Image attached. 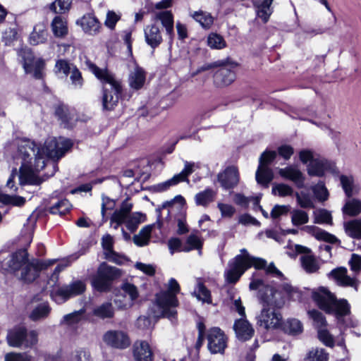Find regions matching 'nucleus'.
<instances>
[{
  "mask_svg": "<svg viewBox=\"0 0 361 361\" xmlns=\"http://www.w3.org/2000/svg\"><path fill=\"white\" fill-rule=\"evenodd\" d=\"M310 250L307 247L300 245H292L288 247L287 254L291 257H295L298 254H305L300 258L302 268L307 273H314L319 269V264L315 258L310 255Z\"/></svg>",
  "mask_w": 361,
  "mask_h": 361,
  "instance_id": "11",
  "label": "nucleus"
},
{
  "mask_svg": "<svg viewBox=\"0 0 361 361\" xmlns=\"http://www.w3.org/2000/svg\"><path fill=\"white\" fill-rule=\"evenodd\" d=\"M190 16L205 29L209 28L214 23L211 14L203 11H195L190 14Z\"/></svg>",
  "mask_w": 361,
  "mask_h": 361,
  "instance_id": "37",
  "label": "nucleus"
},
{
  "mask_svg": "<svg viewBox=\"0 0 361 361\" xmlns=\"http://www.w3.org/2000/svg\"><path fill=\"white\" fill-rule=\"evenodd\" d=\"M76 23L80 25L82 30L90 35H95L99 32L101 24L97 18L91 13L84 15L78 19Z\"/></svg>",
  "mask_w": 361,
  "mask_h": 361,
  "instance_id": "19",
  "label": "nucleus"
},
{
  "mask_svg": "<svg viewBox=\"0 0 361 361\" xmlns=\"http://www.w3.org/2000/svg\"><path fill=\"white\" fill-rule=\"evenodd\" d=\"M72 3V0H55L49 5V8L56 13H64L68 11Z\"/></svg>",
  "mask_w": 361,
  "mask_h": 361,
  "instance_id": "52",
  "label": "nucleus"
},
{
  "mask_svg": "<svg viewBox=\"0 0 361 361\" xmlns=\"http://www.w3.org/2000/svg\"><path fill=\"white\" fill-rule=\"evenodd\" d=\"M0 202L5 204L21 207L25 202V199L21 196L10 195L0 192Z\"/></svg>",
  "mask_w": 361,
  "mask_h": 361,
  "instance_id": "51",
  "label": "nucleus"
},
{
  "mask_svg": "<svg viewBox=\"0 0 361 361\" xmlns=\"http://www.w3.org/2000/svg\"><path fill=\"white\" fill-rule=\"evenodd\" d=\"M234 309L242 317L236 319L233 329L237 338L240 341H247L250 339L254 334V329L249 322L245 319V307L242 305L240 299L235 300L233 302Z\"/></svg>",
  "mask_w": 361,
  "mask_h": 361,
  "instance_id": "9",
  "label": "nucleus"
},
{
  "mask_svg": "<svg viewBox=\"0 0 361 361\" xmlns=\"http://www.w3.org/2000/svg\"><path fill=\"white\" fill-rule=\"evenodd\" d=\"M302 230L307 233L312 234L317 239L325 242L335 243L337 240L334 235L314 226H306L302 228Z\"/></svg>",
  "mask_w": 361,
  "mask_h": 361,
  "instance_id": "30",
  "label": "nucleus"
},
{
  "mask_svg": "<svg viewBox=\"0 0 361 361\" xmlns=\"http://www.w3.org/2000/svg\"><path fill=\"white\" fill-rule=\"evenodd\" d=\"M279 174L282 178L293 181L299 188L304 186V175L296 166L290 165L285 168L280 169L279 170Z\"/></svg>",
  "mask_w": 361,
  "mask_h": 361,
  "instance_id": "16",
  "label": "nucleus"
},
{
  "mask_svg": "<svg viewBox=\"0 0 361 361\" xmlns=\"http://www.w3.org/2000/svg\"><path fill=\"white\" fill-rule=\"evenodd\" d=\"M18 31L16 28V25H13L8 29H6L2 35V40L5 42L6 45L10 44L13 41L17 39Z\"/></svg>",
  "mask_w": 361,
  "mask_h": 361,
  "instance_id": "62",
  "label": "nucleus"
},
{
  "mask_svg": "<svg viewBox=\"0 0 361 361\" xmlns=\"http://www.w3.org/2000/svg\"><path fill=\"white\" fill-rule=\"evenodd\" d=\"M114 302L121 310H126L133 306V302L130 300H128L127 297L123 294L116 295Z\"/></svg>",
  "mask_w": 361,
  "mask_h": 361,
  "instance_id": "64",
  "label": "nucleus"
},
{
  "mask_svg": "<svg viewBox=\"0 0 361 361\" xmlns=\"http://www.w3.org/2000/svg\"><path fill=\"white\" fill-rule=\"evenodd\" d=\"M154 18L161 22L162 26L165 28L166 35L169 36L170 42H171L174 37V20L171 11H160L154 12Z\"/></svg>",
  "mask_w": 361,
  "mask_h": 361,
  "instance_id": "21",
  "label": "nucleus"
},
{
  "mask_svg": "<svg viewBox=\"0 0 361 361\" xmlns=\"http://www.w3.org/2000/svg\"><path fill=\"white\" fill-rule=\"evenodd\" d=\"M294 193L293 188L285 183H274L272 187V194L284 197L292 196Z\"/></svg>",
  "mask_w": 361,
  "mask_h": 361,
  "instance_id": "48",
  "label": "nucleus"
},
{
  "mask_svg": "<svg viewBox=\"0 0 361 361\" xmlns=\"http://www.w3.org/2000/svg\"><path fill=\"white\" fill-rule=\"evenodd\" d=\"M71 204L66 199L58 200L49 207V211L52 214H59L60 216L68 213L71 209Z\"/></svg>",
  "mask_w": 361,
  "mask_h": 361,
  "instance_id": "39",
  "label": "nucleus"
},
{
  "mask_svg": "<svg viewBox=\"0 0 361 361\" xmlns=\"http://www.w3.org/2000/svg\"><path fill=\"white\" fill-rule=\"evenodd\" d=\"M144 34L146 43L152 49L158 47L163 41L161 29L157 24L145 26Z\"/></svg>",
  "mask_w": 361,
  "mask_h": 361,
  "instance_id": "17",
  "label": "nucleus"
},
{
  "mask_svg": "<svg viewBox=\"0 0 361 361\" xmlns=\"http://www.w3.org/2000/svg\"><path fill=\"white\" fill-rule=\"evenodd\" d=\"M202 247V242L195 234L190 235L186 239L184 252H188L193 250H200Z\"/></svg>",
  "mask_w": 361,
  "mask_h": 361,
  "instance_id": "50",
  "label": "nucleus"
},
{
  "mask_svg": "<svg viewBox=\"0 0 361 361\" xmlns=\"http://www.w3.org/2000/svg\"><path fill=\"white\" fill-rule=\"evenodd\" d=\"M121 290L123 292V295H125L128 300H130L134 304V301L138 298L139 293L137 287L130 283H124L122 284Z\"/></svg>",
  "mask_w": 361,
  "mask_h": 361,
  "instance_id": "53",
  "label": "nucleus"
},
{
  "mask_svg": "<svg viewBox=\"0 0 361 361\" xmlns=\"http://www.w3.org/2000/svg\"><path fill=\"white\" fill-rule=\"evenodd\" d=\"M56 259L39 260L33 259L29 261L27 254L21 250L12 255L8 266L13 271H20V279L26 283L34 281L42 270L53 265Z\"/></svg>",
  "mask_w": 361,
  "mask_h": 361,
  "instance_id": "4",
  "label": "nucleus"
},
{
  "mask_svg": "<svg viewBox=\"0 0 361 361\" xmlns=\"http://www.w3.org/2000/svg\"><path fill=\"white\" fill-rule=\"evenodd\" d=\"M200 165L195 162L184 161V169L178 174H176L179 182H188V176L192 173L196 169H199Z\"/></svg>",
  "mask_w": 361,
  "mask_h": 361,
  "instance_id": "44",
  "label": "nucleus"
},
{
  "mask_svg": "<svg viewBox=\"0 0 361 361\" xmlns=\"http://www.w3.org/2000/svg\"><path fill=\"white\" fill-rule=\"evenodd\" d=\"M180 290V286L174 279L169 281V290L156 295V302L153 316L154 317H167L172 319L176 314L175 307L178 305L176 293Z\"/></svg>",
  "mask_w": 361,
  "mask_h": 361,
  "instance_id": "6",
  "label": "nucleus"
},
{
  "mask_svg": "<svg viewBox=\"0 0 361 361\" xmlns=\"http://www.w3.org/2000/svg\"><path fill=\"white\" fill-rule=\"evenodd\" d=\"M308 314L313 320L314 326L317 329V331L326 327V319L320 312L316 310H312L308 312Z\"/></svg>",
  "mask_w": 361,
  "mask_h": 361,
  "instance_id": "56",
  "label": "nucleus"
},
{
  "mask_svg": "<svg viewBox=\"0 0 361 361\" xmlns=\"http://www.w3.org/2000/svg\"><path fill=\"white\" fill-rule=\"evenodd\" d=\"M133 355L136 361H152V350L145 341H137L134 343Z\"/></svg>",
  "mask_w": 361,
  "mask_h": 361,
  "instance_id": "23",
  "label": "nucleus"
},
{
  "mask_svg": "<svg viewBox=\"0 0 361 361\" xmlns=\"http://www.w3.org/2000/svg\"><path fill=\"white\" fill-rule=\"evenodd\" d=\"M70 361H92L91 353L88 348L78 347L71 353Z\"/></svg>",
  "mask_w": 361,
  "mask_h": 361,
  "instance_id": "45",
  "label": "nucleus"
},
{
  "mask_svg": "<svg viewBox=\"0 0 361 361\" xmlns=\"http://www.w3.org/2000/svg\"><path fill=\"white\" fill-rule=\"evenodd\" d=\"M345 233L353 238L361 239V219H354L344 224Z\"/></svg>",
  "mask_w": 361,
  "mask_h": 361,
  "instance_id": "38",
  "label": "nucleus"
},
{
  "mask_svg": "<svg viewBox=\"0 0 361 361\" xmlns=\"http://www.w3.org/2000/svg\"><path fill=\"white\" fill-rule=\"evenodd\" d=\"M274 0H253L257 17L262 20L264 23L269 21L273 13L274 9L271 4Z\"/></svg>",
  "mask_w": 361,
  "mask_h": 361,
  "instance_id": "24",
  "label": "nucleus"
},
{
  "mask_svg": "<svg viewBox=\"0 0 361 361\" xmlns=\"http://www.w3.org/2000/svg\"><path fill=\"white\" fill-rule=\"evenodd\" d=\"M50 310L51 308L48 303H41L32 310L30 314V318L32 321H38L44 319L49 315Z\"/></svg>",
  "mask_w": 361,
  "mask_h": 361,
  "instance_id": "40",
  "label": "nucleus"
},
{
  "mask_svg": "<svg viewBox=\"0 0 361 361\" xmlns=\"http://www.w3.org/2000/svg\"><path fill=\"white\" fill-rule=\"evenodd\" d=\"M168 247L171 255H173L176 252H183L185 249V245L183 244L181 240L178 238H170L168 241Z\"/></svg>",
  "mask_w": 361,
  "mask_h": 361,
  "instance_id": "61",
  "label": "nucleus"
},
{
  "mask_svg": "<svg viewBox=\"0 0 361 361\" xmlns=\"http://www.w3.org/2000/svg\"><path fill=\"white\" fill-rule=\"evenodd\" d=\"M85 290V284L82 281H75L69 285L62 286L51 293V297L56 303H62L71 297L82 294Z\"/></svg>",
  "mask_w": 361,
  "mask_h": 361,
  "instance_id": "12",
  "label": "nucleus"
},
{
  "mask_svg": "<svg viewBox=\"0 0 361 361\" xmlns=\"http://www.w3.org/2000/svg\"><path fill=\"white\" fill-rule=\"evenodd\" d=\"M281 327L285 333L292 336L298 335L303 331L301 322L294 318L288 319L286 322H282Z\"/></svg>",
  "mask_w": 361,
  "mask_h": 361,
  "instance_id": "31",
  "label": "nucleus"
},
{
  "mask_svg": "<svg viewBox=\"0 0 361 361\" xmlns=\"http://www.w3.org/2000/svg\"><path fill=\"white\" fill-rule=\"evenodd\" d=\"M207 45L213 49H221L226 47V43L222 36L216 33H210L207 39Z\"/></svg>",
  "mask_w": 361,
  "mask_h": 361,
  "instance_id": "47",
  "label": "nucleus"
},
{
  "mask_svg": "<svg viewBox=\"0 0 361 361\" xmlns=\"http://www.w3.org/2000/svg\"><path fill=\"white\" fill-rule=\"evenodd\" d=\"M314 222L317 224H331L332 221L331 215L326 209H317L314 212Z\"/></svg>",
  "mask_w": 361,
  "mask_h": 361,
  "instance_id": "59",
  "label": "nucleus"
},
{
  "mask_svg": "<svg viewBox=\"0 0 361 361\" xmlns=\"http://www.w3.org/2000/svg\"><path fill=\"white\" fill-rule=\"evenodd\" d=\"M312 297L320 309L327 313L344 316L350 312V305L345 299L337 300L328 289L320 287L314 289Z\"/></svg>",
  "mask_w": 361,
  "mask_h": 361,
  "instance_id": "7",
  "label": "nucleus"
},
{
  "mask_svg": "<svg viewBox=\"0 0 361 361\" xmlns=\"http://www.w3.org/2000/svg\"><path fill=\"white\" fill-rule=\"evenodd\" d=\"M90 71L102 82V108L111 111L117 106L122 92L121 82L106 69H101L94 63H88Z\"/></svg>",
  "mask_w": 361,
  "mask_h": 361,
  "instance_id": "5",
  "label": "nucleus"
},
{
  "mask_svg": "<svg viewBox=\"0 0 361 361\" xmlns=\"http://www.w3.org/2000/svg\"><path fill=\"white\" fill-rule=\"evenodd\" d=\"M259 301L262 309L257 317V324L267 331L277 329L282 324V316L276 308H281L285 303L281 291H274L267 288L266 292L259 293Z\"/></svg>",
  "mask_w": 361,
  "mask_h": 361,
  "instance_id": "3",
  "label": "nucleus"
},
{
  "mask_svg": "<svg viewBox=\"0 0 361 361\" xmlns=\"http://www.w3.org/2000/svg\"><path fill=\"white\" fill-rule=\"evenodd\" d=\"M347 272L346 268L338 267L333 269L329 275L336 281L338 285L353 287L355 290H357L359 281L355 277L349 276Z\"/></svg>",
  "mask_w": 361,
  "mask_h": 361,
  "instance_id": "15",
  "label": "nucleus"
},
{
  "mask_svg": "<svg viewBox=\"0 0 361 361\" xmlns=\"http://www.w3.org/2000/svg\"><path fill=\"white\" fill-rule=\"evenodd\" d=\"M307 361H328V353L322 348L312 349L307 355Z\"/></svg>",
  "mask_w": 361,
  "mask_h": 361,
  "instance_id": "58",
  "label": "nucleus"
},
{
  "mask_svg": "<svg viewBox=\"0 0 361 361\" xmlns=\"http://www.w3.org/2000/svg\"><path fill=\"white\" fill-rule=\"evenodd\" d=\"M207 348L212 354H224L228 345V338L219 327H212L206 333Z\"/></svg>",
  "mask_w": 361,
  "mask_h": 361,
  "instance_id": "10",
  "label": "nucleus"
},
{
  "mask_svg": "<svg viewBox=\"0 0 361 361\" xmlns=\"http://www.w3.org/2000/svg\"><path fill=\"white\" fill-rule=\"evenodd\" d=\"M215 196L216 192L214 190L207 188L195 195V201L197 205L205 207L214 201Z\"/></svg>",
  "mask_w": 361,
  "mask_h": 361,
  "instance_id": "35",
  "label": "nucleus"
},
{
  "mask_svg": "<svg viewBox=\"0 0 361 361\" xmlns=\"http://www.w3.org/2000/svg\"><path fill=\"white\" fill-rule=\"evenodd\" d=\"M344 214L353 216L361 213V200L358 199L348 200L343 207Z\"/></svg>",
  "mask_w": 361,
  "mask_h": 361,
  "instance_id": "43",
  "label": "nucleus"
},
{
  "mask_svg": "<svg viewBox=\"0 0 361 361\" xmlns=\"http://www.w3.org/2000/svg\"><path fill=\"white\" fill-rule=\"evenodd\" d=\"M47 31L46 25L39 23L35 25L33 31L30 35V43L32 45H37L44 43L47 40Z\"/></svg>",
  "mask_w": 361,
  "mask_h": 361,
  "instance_id": "29",
  "label": "nucleus"
},
{
  "mask_svg": "<svg viewBox=\"0 0 361 361\" xmlns=\"http://www.w3.org/2000/svg\"><path fill=\"white\" fill-rule=\"evenodd\" d=\"M194 295H195L199 300L203 302L212 303L211 293L205 287L200 279H197V289L194 291Z\"/></svg>",
  "mask_w": 361,
  "mask_h": 361,
  "instance_id": "41",
  "label": "nucleus"
},
{
  "mask_svg": "<svg viewBox=\"0 0 361 361\" xmlns=\"http://www.w3.org/2000/svg\"><path fill=\"white\" fill-rule=\"evenodd\" d=\"M133 204L127 201L122 203L121 208L114 212L112 220L118 222H124L128 215L131 214L130 212Z\"/></svg>",
  "mask_w": 361,
  "mask_h": 361,
  "instance_id": "42",
  "label": "nucleus"
},
{
  "mask_svg": "<svg viewBox=\"0 0 361 361\" xmlns=\"http://www.w3.org/2000/svg\"><path fill=\"white\" fill-rule=\"evenodd\" d=\"M257 183L264 188H268L274 179V173L269 166H258L255 173Z\"/></svg>",
  "mask_w": 361,
  "mask_h": 361,
  "instance_id": "27",
  "label": "nucleus"
},
{
  "mask_svg": "<svg viewBox=\"0 0 361 361\" xmlns=\"http://www.w3.org/2000/svg\"><path fill=\"white\" fill-rule=\"evenodd\" d=\"M281 291L293 300H300L302 298V293L297 288L288 283L281 286Z\"/></svg>",
  "mask_w": 361,
  "mask_h": 361,
  "instance_id": "57",
  "label": "nucleus"
},
{
  "mask_svg": "<svg viewBox=\"0 0 361 361\" xmlns=\"http://www.w3.org/2000/svg\"><path fill=\"white\" fill-rule=\"evenodd\" d=\"M17 146L16 158L21 159L20 184L38 185L43 181L38 176L39 172L45 166H49L47 159H60L72 147L73 143L64 137H54L47 140L41 147L33 141L22 139L18 141Z\"/></svg>",
  "mask_w": 361,
  "mask_h": 361,
  "instance_id": "1",
  "label": "nucleus"
},
{
  "mask_svg": "<svg viewBox=\"0 0 361 361\" xmlns=\"http://www.w3.org/2000/svg\"><path fill=\"white\" fill-rule=\"evenodd\" d=\"M111 282L107 279L99 276L97 273V276L92 281V286L99 291H106L110 288Z\"/></svg>",
  "mask_w": 361,
  "mask_h": 361,
  "instance_id": "60",
  "label": "nucleus"
},
{
  "mask_svg": "<svg viewBox=\"0 0 361 361\" xmlns=\"http://www.w3.org/2000/svg\"><path fill=\"white\" fill-rule=\"evenodd\" d=\"M340 182L347 197H350L359 192V188L352 176L342 175L340 176Z\"/></svg>",
  "mask_w": 361,
  "mask_h": 361,
  "instance_id": "34",
  "label": "nucleus"
},
{
  "mask_svg": "<svg viewBox=\"0 0 361 361\" xmlns=\"http://www.w3.org/2000/svg\"><path fill=\"white\" fill-rule=\"evenodd\" d=\"M295 197L298 204L302 208H314V204L310 195L306 192H295Z\"/></svg>",
  "mask_w": 361,
  "mask_h": 361,
  "instance_id": "55",
  "label": "nucleus"
},
{
  "mask_svg": "<svg viewBox=\"0 0 361 361\" xmlns=\"http://www.w3.org/2000/svg\"><path fill=\"white\" fill-rule=\"evenodd\" d=\"M18 56L21 59L23 68L27 73L32 74L36 79L43 77L44 61L42 59H36L31 50L24 48L18 51Z\"/></svg>",
  "mask_w": 361,
  "mask_h": 361,
  "instance_id": "8",
  "label": "nucleus"
},
{
  "mask_svg": "<svg viewBox=\"0 0 361 361\" xmlns=\"http://www.w3.org/2000/svg\"><path fill=\"white\" fill-rule=\"evenodd\" d=\"M93 315L102 319L112 318L114 310L111 302H106L96 307L93 310Z\"/></svg>",
  "mask_w": 361,
  "mask_h": 361,
  "instance_id": "33",
  "label": "nucleus"
},
{
  "mask_svg": "<svg viewBox=\"0 0 361 361\" xmlns=\"http://www.w3.org/2000/svg\"><path fill=\"white\" fill-rule=\"evenodd\" d=\"M240 254L229 260L228 267L224 271L225 281L228 283H235L249 268L254 267L257 269L266 267V271L274 276L281 278L282 273L275 267L274 263L267 266V261L262 258L251 256L245 248L240 250Z\"/></svg>",
  "mask_w": 361,
  "mask_h": 361,
  "instance_id": "2",
  "label": "nucleus"
},
{
  "mask_svg": "<svg viewBox=\"0 0 361 361\" xmlns=\"http://www.w3.org/2000/svg\"><path fill=\"white\" fill-rule=\"evenodd\" d=\"M51 30L55 37H63L68 33L67 23L61 16H56L51 22Z\"/></svg>",
  "mask_w": 361,
  "mask_h": 361,
  "instance_id": "32",
  "label": "nucleus"
},
{
  "mask_svg": "<svg viewBox=\"0 0 361 361\" xmlns=\"http://www.w3.org/2000/svg\"><path fill=\"white\" fill-rule=\"evenodd\" d=\"M276 157V152L275 151H265L264 152L259 159V165L262 166H269Z\"/></svg>",
  "mask_w": 361,
  "mask_h": 361,
  "instance_id": "63",
  "label": "nucleus"
},
{
  "mask_svg": "<svg viewBox=\"0 0 361 361\" xmlns=\"http://www.w3.org/2000/svg\"><path fill=\"white\" fill-rule=\"evenodd\" d=\"M309 221L307 213L301 209H293L291 212V222L294 226L304 225Z\"/></svg>",
  "mask_w": 361,
  "mask_h": 361,
  "instance_id": "49",
  "label": "nucleus"
},
{
  "mask_svg": "<svg viewBox=\"0 0 361 361\" xmlns=\"http://www.w3.org/2000/svg\"><path fill=\"white\" fill-rule=\"evenodd\" d=\"M114 240L110 235L103 236L102 239V245L104 249L105 259L114 263L121 264L126 259L121 255L113 250Z\"/></svg>",
  "mask_w": 361,
  "mask_h": 361,
  "instance_id": "18",
  "label": "nucleus"
},
{
  "mask_svg": "<svg viewBox=\"0 0 361 361\" xmlns=\"http://www.w3.org/2000/svg\"><path fill=\"white\" fill-rule=\"evenodd\" d=\"M162 223L160 221L154 224L145 226L139 231L138 234L133 236L134 243L139 247L148 245L152 228L157 227V228L160 229Z\"/></svg>",
  "mask_w": 361,
  "mask_h": 361,
  "instance_id": "25",
  "label": "nucleus"
},
{
  "mask_svg": "<svg viewBox=\"0 0 361 361\" xmlns=\"http://www.w3.org/2000/svg\"><path fill=\"white\" fill-rule=\"evenodd\" d=\"M97 273L110 282L121 276V271L118 269L110 267L106 263L101 264Z\"/></svg>",
  "mask_w": 361,
  "mask_h": 361,
  "instance_id": "36",
  "label": "nucleus"
},
{
  "mask_svg": "<svg viewBox=\"0 0 361 361\" xmlns=\"http://www.w3.org/2000/svg\"><path fill=\"white\" fill-rule=\"evenodd\" d=\"M217 180L224 190L235 188L239 182V173L236 167L228 166L217 175Z\"/></svg>",
  "mask_w": 361,
  "mask_h": 361,
  "instance_id": "14",
  "label": "nucleus"
},
{
  "mask_svg": "<svg viewBox=\"0 0 361 361\" xmlns=\"http://www.w3.org/2000/svg\"><path fill=\"white\" fill-rule=\"evenodd\" d=\"M235 79V73L228 66L220 67L214 75V81L217 87H226L231 85Z\"/></svg>",
  "mask_w": 361,
  "mask_h": 361,
  "instance_id": "20",
  "label": "nucleus"
},
{
  "mask_svg": "<svg viewBox=\"0 0 361 361\" xmlns=\"http://www.w3.org/2000/svg\"><path fill=\"white\" fill-rule=\"evenodd\" d=\"M145 78L146 75L144 70L135 63L129 73L128 80L130 87L134 90L142 88L145 84Z\"/></svg>",
  "mask_w": 361,
  "mask_h": 361,
  "instance_id": "26",
  "label": "nucleus"
},
{
  "mask_svg": "<svg viewBox=\"0 0 361 361\" xmlns=\"http://www.w3.org/2000/svg\"><path fill=\"white\" fill-rule=\"evenodd\" d=\"M103 341L109 347L124 349L130 344V338L126 333L118 330H109L103 335Z\"/></svg>",
  "mask_w": 361,
  "mask_h": 361,
  "instance_id": "13",
  "label": "nucleus"
},
{
  "mask_svg": "<svg viewBox=\"0 0 361 361\" xmlns=\"http://www.w3.org/2000/svg\"><path fill=\"white\" fill-rule=\"evenodd\" d=\"M330 169L329 162L323 158H316L307 166V171L310 176L322 177Z\"/></svg>",
  "mask_w": 361,
  "mask_h": 361,
  "instance_id": "22",
  "label": "nucleus"
},
{
  "mask_svg": "<svg viewBox=\"0 0 361 361\" xmlns=\"http://www.w3.org/2000/svg\"><path fill=\"white\" fill-rule=\"evenodd\" d=\"M144 221V215L140 212L133 213L127 217L124 223L128 230L135 231L138 225Z\"/></svg>",
  "mask_w": 361,
  "mask_h": 361,
  "instance_id": "46",
  "label": "nucleus"
},
{
  "mask_svg": "<svg viewBox=\"0 0 361 361\" xmlns=\"http://www.w3.org/2000/svg\"><path fill=\"white\" fill-rule=\"evenodd\" d=\"M25 327L16 326L11 329L7 334V341L13 347L24 346Z\"/></svg>",
  "mask_w": 361,
  "mask_h": 361,
  "instance_id": "28",
  "label": "nucleus"
},
{
  "mask_svg": "<svg viewBox=\"0 0 361 361\" xmlns=\"http://www.w3.org/2000/svg\"><path fill=\"white\" fill-rule=\"evenodd\" d=\"M312 190L315 197L320 202L326 201L329 197V192L324 183L319 181L312 187Z\"/></svg>",
  "mask_w": 361,
  "mask_h": 361,
  "instance_id": "54",
  "label": "nucleus"
}]
</instances>
